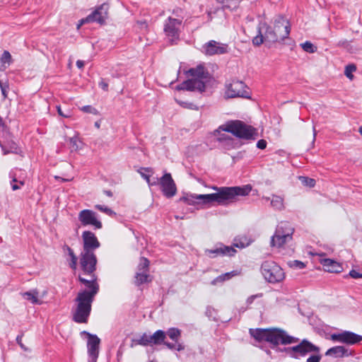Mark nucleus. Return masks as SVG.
Wrapping results in <instances>:
<instances>
[{"instance_id": "f257e3e1", "label": "nucleus", "mask_w": 362, "mask_h": 362, "mask_svg": "<svg viewBox=\"0 0 362 362\" xmlns=\"http://www.w3.org/2000/svg\"><path fill=\"white\" fill-rule=\"evenodd\" d=\"M216 192L208 194H187L180 198V202L188 205L216 203L218 205L227 206L237 200L238 196L247 195L252 190L250 185L243 187H214Z\"/></svg>"}, {"instance_id": "f03ea898", "label": "nucleus", "mask_w": 362, "mask_h": 362, "mask_svg": "<svg viewBox=\"0 0 362 362\" xmlns=\"http://www.w3.org/2000/svg\"><path fill=\"white\" fill-rule=\"evenodd\" d=\"M78 280L84 288L80 290L74 300L75 305L71 310L72 320L80 324L87 323L90 315L92 303L99 291V285L94 276H91V279H87L79 275Z\"/></svg>"}, {"instance_id": "7ed1b4c3", "label": "nucleus", "mask_w": 362, "mask_h": 362, "mask_svg": "<svg viewBox=\"0 0 362 362\" xmlns=\"http://www.w3.org/2000/svg\"><path fill=\"white\" fill-rule=\"evenodd\" d=\"M250 334L257 341L269 342L272 348L279 344L287 345L299 341L298 338L291 336L285 330L279 328L250 329Z\"/></svg>"}, {"instance_id": "20e7f679", "label": "nucleus", "mask_w": 362, "mask_h": 362, "mask_svg": "<svg viewBox=\"0 0 362 362\" xmlns=\"http://www.w3.org/2000/svg\"><path fill=\"white\" fill-rule=\"evenodd\" d=\"M187 74L192 76V78L186 80L178 85L176 87L177 90H197L201 93L205 91V82L209 78V74L203 65H198L195 68L189 69Z\"/></svg>"}, {"instance_id": "39448f33", "label": "nucleus", "mask_w": 362, "mask_h": 362, "mask_svg": "<svg viewBox=\"0 0 362 362\" xmlns=\"http://www.w3.org/2000/svg\"><path fill=\"white\" fill-rule=\"evenodd\" d=\"M220 130L230 132L238 138L243 139H255V129L240 120H232L219 127L215 134Z\"/></svg>"}, {"instance_id": "423d86ee", "label": "nucleus", "mask_w": 362, "mask_h": 362, "mask_svg": "<svg viewBox=\"0 0 362 362\" xmlns=\"http://www.w3.org/2000/svg\"><path fill=\"white\" fill-rule=\"evenodd\" d=\"M294 228L290 223L281 222L276 229L274 235L272 237L271 245L280 247L292 240Z\"/></svg>"}, {"instance_id": "0eeeda50", "label": "nucleus", "mask_w": 362, "mask_h": 362, "mask_svg": "<svg viewBox=\"0 0 362 362\" xmlns=\"http://www.w3.org/2000/svg\"><path fill=\"white\" fill-rule=\"evenodd\" d=\"M261 272L265 280L272 284L280 282L285 277L283 269L273 261H264L262 264Z\"/></svg>"}, {"instance_id": "6e6552de", "label": "nucleus", "mask_w": 362, "mask_h": 362, "mask_svg": "<svg viewBox=\"0 0 362 362\" xmlns=\"http://www.w3.org/2000/svg\"><path fill=\"white\" fill-rule=\"evenodd\" d=\"M281 41L274 28L266 23H261L258 28V34L252 39L255 46H259L263 42L274 43Z\"/></svg>"}, {"instance_id": "1a4fd4ad", "label": "nucleus", "mask_w": 362, "mask_h": 362, "mask_svg": "<svg viewBox=\"0 0 362 362\" xmlns=\"http://www.w3.org/2000/svg\"><path fill=\"white\" fill-rule=\"evenodd\" d=\"M182 27V18L168 17L164 23L163 31L169 42L176 44L180 40V35Z\"/></svg>"}, {"instance_id": "9d476101", "label": "nucleus", "mask_w": 362, "mask_h": 362, "mask_svg": "<svg viewBox=\"0 0 362 362\" xmlns=\"http://www.w3.org/2000/svg\"><path fill=\"white\" fill-rule=\"evenodd\" d=\"M320 348L307 339H303L298 344L286 349L287 354L292 358L303 357L309 353L319 354Z\"/></svg>"}, {"instance_id": "9b49d317", "label": "nucleus", "mask_w": 362, "mask_h": 362, "mask_svg": "<svg viewBox=\"0 0 362 362\" xmlns=\"http://www.w3.org/2000/svg\"><path fill=\"white\" fill-rule=\"evenodd\" d=\"M97 258L93 252H81L80 255V267L83 272V275H88L90 276L89 279H91V276L95 275L94 272L96 268Z\"/></svg>"}, {"instance_id": "f8f14e48", "label": "nucleus", "mask_w": 362, "mask_h": 362, "mask_svg": "<svg viewBox=\"0 0 362 362\" xmlns=\"http://www.w3.org/2000/svg\"><path fill=\"white\" fill-rule=\"evenodd\" d=\"M166 338L165 332L158 329L153 334H148L144 333L139 338L134 339V341L136 344L144 346H153L155 345L164 344Z\"/></svg>"}, {"instance_id": "ddd939ff", "label": "nucleus", "mask_w": 362, "mask_h": 362, "mask_svg": "<svg viewBox=\"0 0 362 362\" xmlns=\"http://www.w3.org/2000/svg\"><path fill=\"white\" fill-rule=\"evenodd\" d=\"M158 185L166 198H172L177 193V187L170 173H165L159 180Z\"/></svg>"}, {"instance_id": "4468645a", "label": "nucleus", "mask_w": 362, "mask_h": 362, "mask_svg": "<svg viewBox=\"0 0 362 362\" xmlns=\"http://www.w3.org/2000/svg\"><path fill=\"white\" fill-rule=\"evenodd\" d=\"M247 86L240 81H233L227 86L226 94L228 98H250V93L247 90Z\"/></svg>"}, {"instance_id": "2eb2a0df", "label": "nucleus", "mask_w": 362, "mask_h": 362, "mask_svg": "<svg viewBox=\"0 0 362 362\" xmlns=\"http://www.w3.org/2000/svg\"><path fill=\"white\" fill-rule=\"evenodd\" d=\"M88 337L87 349L89 362H96L99 355V346L100 339L97 335L92 334L86 331L81 332Z\"/></svg>"}, {"instance_id": "dca6fc26", "label": "nucleus", "mask_w": 362, "mask_h": 362, "mask_svg": "<svg viewBox=\"0 0 362 362\" xmlns=\"http://www.w3.org/2000/svg\"><path fill=\"white\" fill-rule=\"evenodd\" d=\"M108 9V4H103L100 5L86 18L82 19L81 24L90 22H97L100 24H103L107 18Z\"/></svg>"}, {"instance_id": "f3484780", "label": "nucleus", "mask_w": 362, "mask_h": 362, "mask_svg": "<svg viewBox=\"0 0 362 362\" xmlns=\"http://www.w3.org/2000/svg\"><path fill=\"white\" fill-rule=\"evenodd\" d=\"M202 52L207 56L223 54L228 52V45L215 40H210L202 46Z\"/></svg>"}, {"instance_id": "a211bd4d", "label": "nucleus", "mask_w": 362, "mask_h": 362, "mask_svg": "<svg viewBox=\"0 0 362 362\" xmlns=\"http://www.w3.org/2000/svg\"><path fill=\"white\" fill-rule=\"evenodd\" d=\"M78 220L83 226L91 225L96 229L102 228V223L98 220L97 214L92 210L83 209L78 214Z\"/></svg>"}, {"instance_id": "6ab92c4d", "label": "nucleus", "mask_w": 362, "mask_h": 362, "mask_svg": "<svg viewBox=\"0 0 362 362\" xmlns=\"http://www.w3.org/2000/svg\"><path fill=\"white\" fill-rule=\"evenodd\" d=\"M236 253V250L232 246H226L222 243L217 244L214 248L206 250L205 254L210 258L218 256L232 257Z\"/></svg>"}, {"instance_id": "aec40b11", "label": "nucleus", "mask_w": 362, "mask_h": 362, "mask_svg": "<svg viewBox=\"0 0 362 362\" xmlns=\"http://www.w3.org/2000/svg\"><path fill=\"white\" fill-rule=\"evenodd\" d=\"M166 336H168L170 339H171L174 343H170L165 341L164 342V345L168 347L170 350H176L178 351H182L185 349L184 345H182L181 343H179V339L181 336V330L172 327L167 330L165 332Z\"/></svg>"}, {"instance_id": "412c9836", "label": "nucleus", "mask_w": 362, "mask_h": 362, "mask_svg": "<svg viewBox=\"0 0 362 362\" xmlns=\"http://www.w3.org/2000/svg\"><path fill=\"white\" fill-rule=\"evenodd\" d=\"M331 339L341 343L355 344L362 341V336L351 332L345 331L339 334H333Z\"/></svg>"}, {"instance_id": "4be33fe9", "label": "nucleus", "mask_w": 362, "mask_h": 362, "mask_svg": "<svg viewBox=\"0 0 362 362\" xmlns=\"http://www.w3.org/2000/svg\"><path fill=\"white\" fill-rule=\"evenodd\" d=\"M281 41L287 38L290 34V24L285 18L279 16L274 21L273 26Z\"/></svg>"}, {"instance_id": "5701e85b", "label": "nucleus", "mask_w": 362, "mask_h": 362, "mask_svg": "<svg viewBox=\"0 0 362 362\" xmlns=\"http://www.w3.org/2000/svg\"><path fill=\"white\" fill-rule=\"evenodd\" d=\"M83 242L82 252H93L100 246V243L95 234L90 231H84L82 234Z\"/></svg>"}, {"instance_id": "b1692460", "label": "nucleus", "mask_w": 362, "mask_h": 362, "mask_svg": "<svg viewBox=\"0 0 362 362\" xmlns=\"http://www.w3.org/2000/svg\"><path fill=\"white\" fill-rule=\"evenodd\" d=\"M324 269L330 273H339L343 270L341 264L332 259H322L320 260Z\"/></svg>"}, {"instance_id": "393cba45", "label": "nucleus", "mask_w": 362, "mask_h": 362, "mask_svg": "<svg viewBox=\"0 0 362 362\" xmlns=\"http://www.w3.org/2000/svg\"><path fill=\"white\" fill-rule=\"evenodd\" d=\"M351 354L349 352V350L346 349L343 346H336L329 349L325 355L328 356H332L335 358H341L344 356H348Z\"/></svg>"}, {"instance_id": "a878e982", "label": "nucleus", "mask_w": 362, "mask_h": 362, "mask_svg": "<svg viewBox=\"0 0 362 362\" xmlns=\"http://www.w3.org/2000/svg\"><path fill=\"white\" fill-rule=\"evenodd\" d=\"M267 201H269L271 202V206L277 211H283L285 209L284 205V199L281 196H279L276 194H272V197H264Z\"/></svg>"}, {"instance_id": "bb28decb", "label": "nucleus", "mask_w": 362, "mask_h": 362, "mask_svg": "<svg viewBox=\"0 0 362 362\" xmlns=\"http://www.w3.org/2000/svg\"><path fill=\"white\" fill-rule=\"evenodd\" d=\"M239 274V272L236 270L231 271L230 272H227L225 274H223L216 278H215L212 281V285H216L218 283H223L225 281L229 280L231 278L238 276Z\"/></svg>"}, {"instance_id": "cd10ccee", "label": "nucleus", "mask_w": 362, "mask_h": 362, "mask_svg": "<svg viewBox=\"0 0 362 362\" xmlns=\"http://www.w3.org/2000/svg\"><path fill=\"white\" fill-rule=\"evenodd\" d=\"M252 243V240L245 235H241L234 239L233 246L238 248H244Z\"/></svg>"}, {"instance_id": "c85d7f7f", "label": "nucleus", "mask_w": 362, "mask_h": 362, "mask_svg": "<svg viewBox=\"0 0 362 362\" xmlns=\"http://www.w3.org/2000/svg\"><path fill=\"white\" fill-rule=\"evenodd\" d=\"M23 296L33 304L40 305L42 303V300L38 298V292L36 290L25 292L23 293Z\"/></svg>"}, {"instance_id": "c756f323", "label": "nucleus", "mask_w": 362, "mask_h": 362, "mask_svg": "<svg viewBox=\"0 0 362 362\" xmlns=\"http://www.w3.org/2000/svg\"><path fill=\"white\" fill-rule=\"evenodd\" d=\"M0 146L1 147V149H2L4 155H6L8 153H18V146L13 141L8 142L6 145H2L0 143Z\"/></svg>"}, {"instance_id": "7c9ffc66", "label": "nucleus", "mask_w": 362, "mask_h": 362, "mask_svg": "<svg viewBox=\"0 0 362 362\" xmlns=\"http://www.w3.org/2000/svg\"><path fill=\"white\" fill-rule=\"evenodd\" d=\"M143 171L147 172V173H152L151 168H141L139 173H140L141 176L146 180L148 185L149 186H153L158 185V178H154L153 180H151L150 179V175H147L146 173H144Z\"/></svg>"}, {"instance_id": "2f4dec72", "label": "nucleus", "mask_w": 362, "mask_h": 362, "mask_svg": "<svg viewBox=\"0 0 362 362\" xmlns=\"http://www.w3.org/2000/svg\"><path fill=\"white\" fill-rule=\"evenodd\" d=\"M150 281H151V279L148 274L136 273L134 284L136 286H140L144 283H148Z\"/></svg>"}, {"instance_id": "473e14b6", "label": "nucleus", "mask_w": 362, "mask_h": 362, "mask_svg": "<svg viewBox=\"0 0 362 362\" xmlns=\"http://www.w3.org/2000/svg\"><path fill=\"white\" fill-rule=\"evenodd\" d=\"M0 63L1 64V66H3L4 69H6L12 63V57L8 51L5 50L3 52L0 58Z\"/></svg>"}, {"instance_id": "72a5a7b5", "label": "nucleus", "mask_w": 362, "mask_h": 362, "mask_svg": "<svg viewBox=\"0 0 362 362\" xmlns=\"http://www.w3.org/2000/svg\"><path fill=\"white\" fill-rule=\"evenodd\" d=\"M66 250L68 251V254L71 258V261L69 262V266L71 269H76L78 258L75 255L73 250L71 247H69V246H66Z\"/></svg>"}, {"instance_id": "f704fd0d", "label": "nucleus", "mask_w": 362, "mask_h": 362, "mask_svg": "<svg viewBox=\"0 0 362 362\" xmlns=\"http://www.w3.org/2000/svg\"><path fill=\"white\" fill-rule=\"evenodd\" d=\"M303 49L308 53H314L317 51V47L309 41H306L300 45Z\"/></svg>"}, {"instance_id": "c9c22d12", "label": "nucleus", "mask_w": 362, "mask_h": 362, "mask_svg": "<svg viewBox=\"0 0 362 362\" xmlns=\"http://www.w3.org/2000/svg\"><path fill=\"white\" fill-rule=\"evenodd\" d=\"M290 268L295 269H302L305 267V264L299 260H292L287 262Z\"/></svg>"}, {"instance_id": "e433bc0d", "label": "nucleus", "mask_w": 362, "mask_h": 362, "mask_svg": "<svg viewBox=\"0 0 362 362\" xmlns=\"http://www.w3.org/2000/svg\"><path fill=\"white\" fill-rule=\"evenodd\" d=\"M9 176L12 179L11 187L13 191L21 189V186H23L24 185L23 181H19V185H17L15 183V182H17L18 180L16 177V175H14L13 172L10 173Z\"/></svg>"}, {"instance_id": "4c0bfd02", "label": "nucleus", "mask_w": 362, "mask_h": 362, "mask_svg": "<svg viewBox=\"0 0 362 362\" xmlns=\"http://www.w3.org/2000/svg\"><path fill=\"white\" fill-rule=\"evenodd\" d=\"M356 70V66L354 64H349L345 67L344 74L348 78L352 80L354 78L353 72H354Z\"/></svg>"}, {"instance_id": "58836bf2", "label": "nucleus", "mask_w": 362, "mask_h": 362, "mask_svg": "<svg viewBox=\"0 0 362 362\" xmlns=\"http://www.w3.org/2000/svg\"><path fill=\"white\" fill-rule=\"evenodd\" d=\"M137 269L139 271L145 270L148 271L149 270V261L146 257H141L140 262L137 267Z\"/></svg>"}, {"instance_id": "ea45409f", "label": "nucleus", "mask_w": 362, "mask_h": 362, "mask_svg": "<svg viewBox=\"0 0 362 362\" xmlns=\"http://www.w3.org/2000/svg\"><path fill=\"white\" fill-rule=\"evenodd\" d=\"M0 88L4 98L6 99L8 97V91L9 89L8 82H3L0 80Z\"/></svg>"}, {"instance_id": "a19ab883", "label": "nucleus", "mask_w": 362, "mask_h": 362, "mask_svg": "<svg viewBox=\"0 0 362 362\" xmlns=\"http://www.w3.org/2000/svg\"><path fill=\"white\" fill-rule=\"evenodd\" d=\"M176 102L182 107L192 109V110H194V109L197 110V107L193 103H188V102H184V101H180L178 100H176Z\"/></svg>"}, {"instance_id": "79ce46f5", "label": "nucleus", "mask_w": 362, "mask_h": 362, "mask_svg": "<svg viewBox=\"0 0 362 362\" xmlns=\"http://www.w3.org/2000/svg\"><path fill=\"white\" fill-rule=\"evenodd\" d=\"M300 180L304 183L305 185L309 186L310 187H314L315 185V180L312 178H308L306 177H300Z\"/></svg>"}, {"instance_id": "37998d69", "label": "nucleus", "mask_w": 362, "mask_h": 362, "mask_svg": "<svg viewBox=\"0 0 362 362\" xmlns=\"http://www.w3.org/2000/svg\"><path fill=\"white\" fill-rule=\"evenodd\" d=\"M78 139L77 137H71L69 139L70 147L72 151H77L78 149Z\"/></svg>"}, {"instance_id": "c03bdc74", "label": "nucleus", "mask_w": 362, "mask_h": 362, "mask_svg": "<svg viewBox=\"0 0 362 362\" xmlns=\"http://www.w3.org/2000/svg\"><path fill=\"white\" fill-rule=\"evenodd\" d=\"M95 208L98 210H100V211H103L108 215H112V214H115L114 211L110 209V208L107 207V206H103V205H100V204H98V205H95Z\"/></svg>"}, {"instance_id": "a18cd8bd", "label": "nucleus", "mask_w": 362, "mask_h": 362, "mask_svg": "<svg viewBox=\"0 0 362 362\" xmlns=\"http://www.w3.org/2000/svg\"><path fill=\"white\" fill-rule=\"evenodd\" d=\"M81 110L84 112H88V113H93V114H96L97 113V110L95 108L93 107L92 106L90 105H86V106H83L81 108Z\"/></svg>"}, {"instance_id": "49530a36", "label": "nucleus", "mask_w": 362, "mask_h": 362, "mask_svg": "<svg viewBox=\"0 0 362 362\" xmlns=\"http://www.w3.org/2000/svg\"><path fill=\"white\" fill-rule=\"evenodd\" d=\"M321 360V356L320 354H315L310 356L306 361V362H320Z\"/></svg>"}, {"instance_id": "de8ad7c7", "label": "nucleus", "mask_w": 362, "mask_h": 362, "mask_svg": "<svg viewBox=\"0 0 362 362\" xmlns=\"http://www.w3.org/2000/svg\"><path fill=\"white\" fill-rule=\"evenodd\" d=\"M349 276L353 279H360L362 278V274L358 272L357 271L352 269L349 272Z\"/></svg>"}, {"instance_id": "09e8293b", "label": "nucleus", "mask_w": 362, "mask_h": 362, "mask_svg": "<svg viewBox=\"0 0 362 362\" xmlns=\"http://www.w3.org/2000/svg\"><path fill=\"white\" fill-rule=\"evenodd\" d=\"M57 112L58 114L63 117H65V118H68V117H70L71 115H70V112H67L66 113H64L62 110V108L60 106H57Z\"/></svg>"}, {"instance_id": "8fccbe9b", "label": "nucleus", "mask_w": 362, "mask_h": 362, "mask_svg": "<svg viewBox=\"0 0 362 362\" xmlns=\"http://www.w3.org/2000/svg\"><path fill=\"white\" fill-rule=\"evenodd\" d=\"M267 141L264 139H260L257 143V147L259 149H264L267 147Z\"/></svg>"}, {"instance_id": "3c124183", "label": "nucleus", "mask_w": 362, "mask_h": 362, "mask_svg": "<svg viewBox=\"0 0 362 362\" xmlns=\"http://www.w3.org/2000/svg\"><path fill=\"white\" fill-rule=\"evenodd\" d=\"M261 296H262V294H256V295L250 296V297L247 298V299L246 300L247 304L251 305L255 298L261 297Z\"/></svg>"}, {"instance_id": "603ef678", "label": "nucleus", "mask_w": 362, "mask_h": 362, "mask_svg": "<svg viewBox=\"0 0 362 362\" xmlns=\"http://www.w3.org/2000/svg\"><path fill=\"white\" fill-rule=\"evenodd\" d=\"M218 141H228V140H231V139L230 138V136L228 135H226L225 134H221L218 137Z\"/></svg>"}, {"instance_id": "864d4df0", "label": "nucleus", "mask_w": 362, "mask_h": 362, "mask_svg": "<svg viewBox=\"0 0 362 362\" xmlns=\"http://www.w3.org/2000/svg\"><path fill=\"white\" fill-rule=\"evenodd\" d=\"M99 86L103 89L105 91H107L108 90V83H106L105 81L102 80L100 83H99Z\"/></svg>"}, {"instance_id": "5fc2aeb1", "label": "nucleus", "mask_w": 362, "mask_h": 362, "mask_svg": "<svg viewBox=\"0 0 362 362\" xmlns=\"http://www.w3.org/2000/svg\"><path fill=\"white\" fill-rule=\"evenodd\" d=\"M219 3L222 4L223 5L224 8H230V6L227 4V2L228 0H217Z\"/></svg>"}, {"instance_id": "6e6d98bb", "label": "nucleus", "mask_w": 362, "mask_h": 362, "mask_svg": "<svg viewBox=\"0 0 362 362\" xmlns=\"http://www.w3.org/2000/svg\"><path fill=\"white\" fill-rule=\"evenodd\" d=\"M76 66L78 69H82L84 66V62L81 60H78L76 62Z\"/></svg>"}, {"instance_id": "4d7b16f0", "label": "nucleus", "mask_w": 362, "mask_h": 362, "mask_svg": "<svg viewBox=\"0 0 362 362\" xmlns=\"http://www.w3.org/2000/svg\"><path fill=\"white\" fill-rule=\"evenodd\" d=\"M21 339H22V337L21 336H18L17 338H16V340H17V342L18 343V344L23 348L24 349V346L23 344L21 343Z\"/></svg>"}, {"instance_id": "13d9d810", "label": "nucleus", "mask_w": 362, "mask_h": 362, "mask_svg": "<svg viewBox=\"0 0 362 362\" xmlns=\"http://www.w3.org/2000/svg\"><path fill=\"white\" fill-rule=\"evenodd\" d=\"M104 193H105L107 196H108V197H112V195H113V194H112V192L110 190H105V191H104Z\"/></svg>"}, {"instance_id": "bf43d9fd", "label": "nucleus", "mask_w": 362, "mask_h": 362, "mask_svg": "<svg viewBox=\"0 0 362 362\" xmlns=\"http://www.w3.org/2000/svg\"><path fill=\"white\" fill-rule=\"evenodd\" d=\"M316 134H317V133H316L315 127H313V142H314L315 140Z\"/></svg>"}, {"instance_id": "052dcab7", "label": "nucleus", "mask_w": 362, "mask_h": 362, "mask_svg": "<svg viewBox=\"0 0 362 362\" xmlns=\"http://www.w3.org/2000/svg\"><path fill=\"white\" fill-rule=\"evenodd\" d=\"M4 127V122L2 118L0 117V129Z\"/></svg>"}, {"instance_id": "680f3d73", "label": "nucleus", "mask_w": 362, "mask_h": 362, "mask_svg": "<svg viewBox=\"0 0 362 362\" xmlns=\"http://www.w3.org/2000/svg\"><path fill=\"white\" fill-rule=\"evenodd\" d=\"M136 273H146V274H148V271H145V270L139 271V270L137 269Z\"/></svg>"}, {"instance_id": "e2e57ef3", "label": "nucleus", "mask_w": 362, "mask_h": 362, "mask_svg": "<svg viewBox=\"0 0 362 362\" xmlns=\"http://www.w3.org/2000/svg\"><path fill=\"white\" fill-rule=\"evenodd\" d=\"M179 11H181V9H177V10H174L173 11V13L176 14L177 16H178V12Z\"/></svg>"}, {"instance_id": "0e129e2a", "label": "nucleus", "mask_w": 362, "mask_h": 362, "mask_svg": "<svg viewBox=\"0 0 362 362\" xmlns=\"http://www.w3.org/2000/svg\"><path fill=\"white\" fill-rule=\"evenodd\" d=\"M358 132L360 133V134L362 136V126L359 127L358 129Z\"/></svg>"}, {"instance_id": "69168bd1", "label": "nucleus", "mask_w": 362, "mask_h": 362, "mask_svg": "<svg viewBox=\"0 0 362 362\" xmlns=\"http://www.w3.org/2000/svg\"><path fill=\"white\" fill-rule=\"evenodd\" d=\"M95 126L96 127L99 128L100 124H98V122H95Z\"/></svg>"}, {"instance_id": "338daca9", "label": "nucleus", "mask_w": 362, "mask_h": 362, "mask_svg": "<svg viewBox=\"0 0 362 362\" xmlns=\"http://www.w3.org/2000/svg\"><path fill=\"white\" fill-rule=\"evenodd\" d=\"M69 180L62 179V181H68Z\"/></svg>"}]
</instances>
